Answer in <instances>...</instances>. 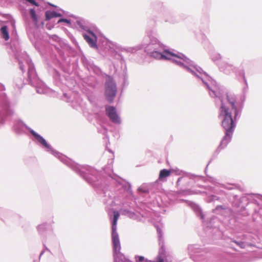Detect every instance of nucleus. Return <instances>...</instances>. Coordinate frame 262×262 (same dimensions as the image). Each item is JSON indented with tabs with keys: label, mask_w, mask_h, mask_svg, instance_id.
Listing matches in <instances>:
<instances>
[{
	"label": "nucleus",
	"mask_w": 262,
	"mask_h": 262,
	"mask_svg": "<svg viewBox=\"0 0 262 262\" xmlns=\"http://www.w3.org/2000/svg\"><path fill=\"white\" fill-rule=\"evenodd\" d=\"M151 56L158 59H167L172 61L178 65L183 67L196 76L201 78L208 89H210V95L212 97H220L221 91L216 85V82L209 77L206 73L201 72L202 69L194 67L192 62L183 54L174 53L164 49L163 46L151 53Z\"/></svg>",
	"instance_id": "nucleus-1"
},
{
	"label": "nucleus",
	"mask_w": 262,
	"mask_h": 262,
	"mask_svg": "<svg viewBox=\"0 0 262 262\" xmlns=\"http://www.w3.org/2000/svg\"><path fill=\"white\" fill-rule=\"evenodd\" d=\"M235 102L234 98L229 95H227L225 99L222 100L219 118L222 123V126L226 131V137L222 142H224L227 136L230 138V133L235 126L231 113L232 110H236Z\"/></svg>",
	"instance_id": "nucleus-2"
},
{
	"label": "nucleus",
	"mask_w": 262,
	"mask_h": 262,
	"mask_svg": "<svg viewBox=\"0 0 262 262\" xmlns=\"http://www.w3.org/2000/svg\"><path fill=\"white\" fill-rule=\"evenodd\" d=\"M119 216V213L118 211L114 212V220L112 224V238L113 244L114 253L115 254L116 262L117 261V258L118 254H119L121 245L119 238L118 234L116 231L117 230V221Z\"/></svg>",
	"instance_id": "nucleus-3"
},
{
	"label": "nucleus",
	"mask_w": 262,
	"mask_h": 262,
	"mask_svg": "<svg viewBox=\"0 0 262 262\" xmlns=\"http://www.w3.org/2000/svg\"><path fill=\"white\" fill-rule=\"evenodd\" d=\"M116 93V85L113 80L109 78V81L106 83L105 95L107 100L111 101L115 96Z\"/></svg>",
	"instance_id": "nucleus-4"
},
{
	"label": "nucleus",
	"mask_w": 262,
	"mask_h": 262,
	"mask_svg": "<svg viewBox=\"0 0 262 262\" xmlns=\"http://www.w3.org/2000/svg\"><path fill=\"white\" fill-rule=\"evenodd\" d=\"M106 111L110 119L115 123H120V119L117 114L116 109L114 107L108 106L106 108Z\"/></svg>",
	"instance_id": "nucleus-5"
},
{
	"label": "nucleus",
	"mask_w": 262,
	"mask_h": 262,
	"mask_svg": "<svg viewBox=\"0 0 262 262\" xmlns=\"http://www.w3.org/2000/svg\"><path fill=\"white\" fill-rule=\"evenodd\" d=\"M106 111L110 119L115 123H120V119L117 114L116 109L114 107L108 106L106 108Z\"/></svg>",
	"instance_id": "nucleus-6"
},
{
	"label": "nucleus",
	"mask_w": 262,
	"mask_h": 262,
	"mask_svg": "<svg viewBox=\"0 0 262 262\" xmlns=\"http://www.w3.org/2000/svg\"><path fill=\"white\" fill-rule=\"evenodd\" d=\"M84 37L91 47L93 48L97 47V37L95 34H85Z\"/></svg>",
	"instance_id": "nucleus-7"
},
{
	"label": "nucleus",
	"mask_w": 262,
	"mask_h": 262,
	"mask_svg": "<svg viewBox=\"0 0 262 262\" xmlns=\"http://www.w3.org/2000/svg\"><path fill=\"white\" fill-rule=\"evenodd\" d=\"M61 15L55 11H47L45 13L46 20H49L53 17H60Z\"/></svg>",
	"instance_id": "nucleus-8"
},
{
	"label": "nucleus",
	"mask_w": 262,
	"mask_h": 262,
	"mask_svg": "<svg viewBox=\"0 0 262 262\" xmlns=\"http://www.w3.org/2000/svg\"><path fill=\"white\" fill-rule=\"evenodd\" d=\"M32 134L35 137V138L40 142L42 145H43L46 148H49L50 146L47 143L45 139L37 134L35 133L34 131H31Z\"/></svg>",
	"instance_id": "nucleus-9"
},
{
	"label": "nucleus",
	"mask_w": 262,
	"mask_h": 262,
	"mask_svg": "<svg viewBox=\"0 0 262 262\" xmlns=\"http://www.w3.org/2000/svg\"><path fill=\"white\" fill-rule=\"evenodd\" d=\"M114 262H116L115 253H114ZM116 262H129V261L127 259H126L120 252H119V254H118V257L117 258Z\"/></svg>",
	"instance_id": "nucleus-10"
},
{
	"label": "nucleus",
	"mask_w": 262,
	"mask_h": 262,
	"mask_svg": "<svg viewBox=\"0 0 262 262\" xmlns=\"http://www.w3.org/2000/svg\"><path fill=\"white\" fill-rule=\"evenodd\" d=\"M30 13L33 22L36 24L37 23V17L35 11L33 9H31L30 10Z\"/></svg>",
	"instance_id": "nucleus-11"
},
{
	"label": "nucleus",
	"mask_w": 262,
	"mask_h": 262,
	"mask_svg": "<svg viewBox=\"0 0 262 262\" xmlns=\"http://www.w3.org/2000/svg\"><path fill=\"white\" fill-rule=\"evenodd\" d=\"M170 171L166 169H163L160 172L159 177L160 178H163L169 176Z\"/></svg>",
	"instance_id": "nucleus-12"
},
{
	"label": "nucleus",
	"mask_w": 262,
	"mask_h": 262,
	"mask_svg": "<svg viewBox=\"0 0 262 262\" xmlns=\"http://www.w3.org/2000/svg\"><path fill=\"white\" fill-rule=\"evenodd\" d=\"M61 22H64V23H67L68 24H69V25L71 24L70 20L67 19H64V18L60 19L58 21V23H61Z\"/></svg>",
	"instance_id": "nucleus-13"
},
{
	"label": "nucleus",
	"mask_w": 262,
	"mask_h": 262,
	"mask_svg": "<svg viewBox=\"0 0 262 262\" xmlns=\"http://www.w3.org/2000/svg\"><path fill=\"white\" fill-rule=\"evenodd\" d=\"M1 33H7V27L6 26H3L1 29Z\"/></svg>",
	"instance_id": "nucleus-14"
},
{
	"label": "nucleus",
	"mask_w": 262,
	"mask_h": 262,
	"mask_svg": "<svg viewBox=\"0 0 262 262\" xmlns=\"http://www.w3.org/2000/svg\"><path fill=\"white\" fill-rule=\"evenodd\" d=\"M3 38L5 40H7L9 38V34H3Z\"/></svg>",
	"instance_id": "nucleus-15"
},
{
	"label": "nucleus",
	"mask_w": 262,
	"mask_h": 262,
	"mask_svg": "<svg viewBox=\"0 0 262 262\" xmlns=\"http://www.w3.org/2000/svg\"><path fill=\"white\" fill-rule=\"evenodd\" d=\"M221 57V56L220 54H216V57L215 58H214V59L217 60V59H220Z\"/></svg>",
	"instance_id": "nucleus-16"
},
{
	"label": "nucleus",
	"mask_w": 262,
	"mask_h": 262,
	"mask_svg": "<svg viewBox=\"0 0 262 262\" xmlns=\"http://www.w3.org/2000/svg\"><path fill=\"white\" fill-rule=\"evenodd\" d=\"M87 31H88V33H93V31H92L87 30Z\"/></svg>",
	"instance_id": "nucleus-17"
}]
</instances>
